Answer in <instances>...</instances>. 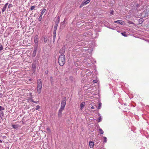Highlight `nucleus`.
Segmentation results:
<instances>
[{"mask_svg": "<svg viewBox=\"0 0 149 149\" xmlns=\"http://www.w3.org/2000/svg\"><path fill=\"white\" fill-rule=\"evenodd\" d=\"M12 6V4H10L9 6H8V8H10V7H11Z\"/></svg>", "mask_w": 149, "mask_h": 149, "instance_id": "42", "label": "nucleus"}, {"mask_svg": "<svg viewBox=\"0 0 149 149\" xmlns=\"http://www.w3.org/2000/svg\"><path fill=\"white\" fill-rule=\"evenodd\" d=\"M38 36L37 35H36L34 38V41L35 45H38Z\"/></svg>", "mask_w": 149, "mask_h": 149, "instance_id": "6", "label": "nucleus"}, {"mask_svg": "<svg viewBox=\"0 0 149 149\" xmlns=\"http://www.w3.org/2000/svg\"><path fill=\"white\" fill-rule=\"evenodd\" d=\"M121 34L123 36H125V37H126L127 36L126 34V33L125 32H124V33H121Z\"/></svg>", "mask_w": 149, "mask_h": 149, "instance_id": "28", "label": "nucleus"}, {"mask_svg": "<svg viewBox=\"0 0 149 149\" xmlns=\"http://www.w3.org/2000/svg\"><path fill=\"white\" fill-rule=\"evenodd\" d=\"M42 19V15H40V16H39V17L38 18V19L39 21H40Z\"/></svg>", "mask_w": 149, "mask_h": 149, "instance_id": "34", "label": "nucleus"}, {"mask_svg": "<svg viewBox=\"0 0 149 149\" xmlns=\"http://www.w3.org/2000/svg\"><path fill=\"white\" fill-rule=\"evenodd\" d=\"M3 49V47L2 45L0 46V51H1Z\"/></svg>", "mask_w": 149, "mask_h": 149, "instance_id": "38", "label": "nucleus"}, {"mask_svg": "<svg viewBox=\"0 0 149 149\" xmlns=\"http://www.w3.org/2000/svg\"><path fill=\"white\" fill-rule=\"evenodd\" d=\"M4 116V114L3 112H0V117L1 118L3 117Z\"/></svg>", "mask_w": 149, "mask_h": 149, "instance_id": "18", "label": "nucleus"}, {"mask_svg": "<svg viewBox=\"0 0 149 149\" xmlns=\"http://www.w3.org/2000/svg\"><path fill=\"white\" fill-rule=\"evenodd\" d=\"M89 1H90V0H88Z\"/></svg>", "mask_w": 149, "mask_h": 149, "instance_id": "53", "label": "nucleus"}, {"mask_svg": "<svg viewBox=\"0 0 149 149\" xmlns=\"http://www.w3.org/2000/svg\"><path fill=\"white\" fill-rule=\"evenodd\" d=\"M86 5L83 2L80 5L79 7L80 8Z\"/></svg>", "mask_w": 149, "mask_h": 149, "instance_id": "25", "label": "nucleus"}, {"mask_svg": "<svg viewBox=\"0 0 149 149\" xmlns=\"http://www.w3.org/2000/svg\"><path fill=\"white\" fill-rule=\"evenodd\" d=\"M38 45H35V46H34V51H37L38 49Z\"/></svg>", "mask_w": 149, "mask_h": 149, "instance_id": "15", "label": "nucleus"}, {"mask_svg": "<svg viewBox=\"0 0 149 149\" xmlns=\"http://www.w3.org/2000/svg\"><path fill=\"white\" fill-rule=\"evenodd\" d=\"M90 61L92 63H93V62H95V59L92 58L91 56V55H90Z\"/></svg>", "mask_w": 149, "mask_h": 149, "instance_id": "13", "label": "nucleus"}, {"mask_svg": "<svg viewBox=\"0 0 149 149\" xmlns=\"http://www.w3.org/2000/svg\"><path fill=\"white\" fill-rule=\"evenodd\" d=\"M85 105V102H82L80 105V109L81 110H82L84 106Z\"/></svg>", "mask_w": 149, "mask_h": 149, "instance_id": "9", "label": "nucleus"}, {"mask_svg": "<svg viewBox=\"0 0 149 149\" xmlns=\"http://www.w3.org/2000/svg\"><path fill=\"white\" fill-rule=\"evenodd\" d=\"M4 109V108L3 107L0 106V111L3 110Z\"/></svg>", "mask_w": 149, "mask_h": 149, "instance_id": "33", "label": "nucleus"}, {"mask_svg": "<svg viewBox=\"0 0 149 149\" xmlns=\"http://www.w3.org/2000/svg\"><path fill=\"white\" fill-rule=\"evenodd\" d=\"M46 130L49 132H51L50 129L49 127H47V128Z\"/></svg>", "mask_w": 149, "mask_h": 149, "instance_id": "36", "label": "nucleus"}, {"mask_svg": "<svg viewBox=\"0 0 149 149\" xmlns=\"http://www.w3.org/2000/svg\"><path fill=\"white\" fill-rule=\"evenodd\" d=\"M40 107L39 105H37L36 107V110H38V109H40Z\"/></svg>", "mask_w": 149, "mask_h": 149, "instance_id": "31", "label": "nucleus"}, {"mask_svg": "<svg viewBox=\"0 0 149 149\" xmlns=\"http://www.w3.org/2000/svg\"><path fill=\"white\" fill-rule=\"evenodd\" d=\"M2 142V141L0 139V143H1Z\"/></svg>", "mask_w": 149, "mask_h": 149, "instance_id": "50", "label": "nucleus"}, {"mask_svg": "<svg viewBox=\"0 0 149 149\" xmlns=\"http://www.w3.org/2000/svg\"><path fill=\"white\" fill-rule=\"evenodd\" d=\"M46 10V9H43L42 10V11L40 15L42 16L43 15V13L45 12Z\"/></svg>", "mask_w": 149, "mask_h": 149, "instance_id": "22", "label": "nucleus"}, {"mask_svg": "<svg viewBox=\"0 0 149 149\" xmlns=\"http://www.w3.org/2000/svg\"><path fill=\"white\" fill-rule=\"evenodd\" d=\"M102 120V118L101 116H100L99 117V118L97 120V122H101V121Z\"/></svg>", "mask_w": 149, "mask_h": 149, "instance_id": "23", "label": "nucleus"}, {"mask_svg": "<svg viewBox=\"0 0 149 149\" xmlns=\"http://www.w3.org/2000/svg\"><path fill=\"white\" fill-rule=\"evenodd\" d=\"M37 92L39 94L41 92V90L42 86L41 80L40 79H38L37 81Z\"/></svg>", "mask_w": 149, "mask_h": 149, "instance_id": "4", "label": "nucleus"}, {"mask_svg": "<svg viewBox=\"0 0 149 149\" xmlns=\"http://www.w3.org/2000/svg\"><path fill=\"white\" fill-rule=\"evenodd\" d=\"M38 102H39L38 101H34V103H36V104H38Z\"/></svg>", "mask_w": 149, "mask_h": 149, "instance_id": "44", "label": "nucleus"}, {"mask_svg": "<svg viewBox=\"0 0 149 149\" xmlns=\"http://www.w3.org/2000/svg\"><path fill=\"white\" fill-rule=\"evenodd\" d=\"M103 138L104 139V143H106L107 142V138L106 137L104 136Z\"/></svg>", "mask_w": 149, "mask_h": 149, "instance_id": "27", "label": "nucleus"}, {"mask_svg": "<svg viewBox=\"0 0 149 149\" xmlns=\"http://www.w3.org/2000/svg\"><path fill=\"white\" fill-rule=\"evenodd\" d=\"M65 22V19L64 20V21L62 22V23H63H63H64Z\"/></svg>", "mask_w": 149, "mask_h": 149, "instance_id": "47", "label": "nucleus"}, {"mask_svg": "<svg viewBox=\"0 0 149 149\" xmlns=\"http://www.w3.org/2000/svg\"><path fill=\"white\" fill-rule=\"evenodd\" d=\"M6 9L5 8H4L3 7V8H2V12L3 13V12H4L6 10Z\"/></svg>", "mask_w": 149, "mask_h": 149, "instance_id": "35", "label": "nucleus"}, {"mask_svg": "<svg viewBox=\"0 0 149 149\" xmlns=\"http://www.w3.org/2000/svg\"><path fill=\"white\" fill-rule=\"evenodd\" d=\"M12 127L14 129H17L19 127V125H12Z\"/></svg>", "mask_w": 149, "mask_h": 149, "instance_id": "12", "label": "nucleus"}, {"mask_svg": "<svg viewBox=\"0 0 149 149\" xmlns=\"http://www.w3.org/2000/svg\"><path fill=\"white\" fill-rule=\"evenodd\" d=\"M143 19H139V22H140V21H143Z\"/></svg>", "mask_w": 149, "mask_h": 149, "instance_id": "45", "label": "nucleus"}, {"mask_svg": "<svg viewBox=\"0 0 149 149\" xmlns=\"http://www.w3.org/2000/svg\"><path fill=\"white\" fill-rule=\"evenodd\" d=\"M8 3H6L5 4V6H8Z\"/></svg>", "mask_w": 149, "mask_h": 149, "instance_id": "46", "label": "nucleus"}, {"mask_svg": "<svg viewBox=\"0 0 149 149\" xmlns=\"http://www.w3.org/2000/svg\"><path fill=\"white\" fill-rule=\"evenodd\" d=\"M74 61H76V63H77V64H78V63H77V62H78L79 61V59H76V57L75 56L74 58Z\"/></svg>", "mask_w": 149, "mask_h": 149, "instance_id": "19", "label": "nucleus"}, {"mask_svg": "<svg viewBox=\"0 0 149 149\" xmlns=\"http://www.w3.org/2000/svg\"><path fill=\"white\" fill-rule=\"evenodd\" d=\"M132 22H130V24H132Z\"/></svg>", "mask_w": 149, "mask_h": 149, "instance_id": "52", "label": "nucleus"}, {"mask_svg": "<svg viewBox=\"0 0 149 149\" xmlns=\"http://www.w3.org/2000/svg\"><path fill=\"white\" fill-rule=\"evenodd\" d=\"M29 100L30 101L33 102H34V101L33 100L32 98L30 99Z\"/></svg>", "mask_w": 149, "mask_h": 149, "instance_id": "41", "label": "nucleus"}, {"mask_svg": "<svg viewBox=\"0 0 149 149\" xmlns=\"http://www.w3.org/2000/svg\"><path fill=\"white\" fill-rule=\"evenodd\" d=\"M86 64L88 66H90L91 65V63H86Z\"/></svg>", "mask_w": 149, "mask_h": 149, "instance_id": "39", "label": "nucleus"}, {"mask_svg": "<svg viewBox=\"0 0 149 149\" xmlns=\"http://www.w3.org/2000/svg\"><path fill=\"white\" fill-rule=\"evenodd\" d=\"M59 17L58 16L57 18V19L56 20L55 22V24L54 25V31H56L57 30V27L58 26L59 22Z\"/></svg>", "mask_w": 149, "mask_h": 149, "instance_id": "5", "label": "nucleus"}, {"mask_svg": "<svg viewBox=\"0 0 149 149\" xmlns=\"http://www.w3.org/2000/svg\"><path fill=\"white\" fill-rule=\"evenodd\" d=\"M83 62L84 63H86L90 62V56H88L87 58H86L83 61Z\"/></svg>", "mask_w": 149, "mask_h": 149, "instance_id": "8", "label": "nucleus"}, {"mask_svg": "<svg viewBox=\"0 0 149 149\" xmlns=\"http://www.w3.org/2000/svg\"><path fill=\"white\" fill-rule=\"evenodd\" d=\"M79 40H77V41H75V44H77L76 45H78L79 46H81V48H82V52H83L84 51H87L89 52V54L92 52L93 50L92 49L95 47V43L93 42H91L88 45V42H82L80 40L82 41V39H79Z\"/></svg>", "mask_w": 149, "mask_h": 149, "instance_id": "1", "label": "nucleus"}, {"mask_svg": "<svg viewBox=\"0 0 149 149\" xmlns=\"http://www.w3.org/2000/svg\"><path fill=\"white\" fill-rule=\"evenodd\" d=\"M114 22L115 23H118L121 25H123L125 23V22L123 21L119 20L117 21H115Z\"/></svg>", "mask_w": 149, "mask_h": 149, "instance_id": "7", "label": "nucleus"}, {"mask_svg": "<svg viewBox=\"0 0 149 149\" xmlns=\"http://www.w3.org/2000/svg\"><path fill=\"white\" fill-rule=\"evenodd\" d=\"M65 56L64 54L60 55L58 58V61L59 65L63 66L65 63Z\"/></svg>", "mask_w": 149, "mask_h": 149, "instance_id": "3", "label": "nucleus"}, {"mask_svg": "<svg viewBox=\"0 0 149 149\" xmlns=\"http://www.w3.org/2000/svg\"><path fill=\"white\" fill-rule=\"evenodd\" d=\"M65 52V48L63 47L62 48L60 49L59 52L61 54H63Z\"/></svg>", "mask_w": 149, "mask_h": 149, "instance_id": "11", "label": "nucleus"}, {"mask_svg": "<svg viewBox=\"0 0 149 149\" xmlns=\"http://www.w3.org/2000/svg\"><path fill=\"white\" fill-rule=\"evenodd\" d=\"M56 31H53V39H55L56 37Z\"/></svg>", "mask_w": 149, "mask_h": 149, "instance_id": "16", "label": "nucleus"}, {"mask_svg": "<svg viewBox=\"0 0 149 149\" xmlns=\"http://www.w3.org/2000/svg\"><path fill=\"white\" fill-rule=\"evenodd\" d=\"M86 5L83 2L80 5L79 7L80 8Z\"/></svg>", "mask_w": 149, "mask_h": 149, "instance_id": "26", "label": "nucleus"}, {"mask_svg": "<svg viewBox=\"0 0 149 149\" xmlns=\"http://www.w3.org/2000/svg\"><path fill=\"white\" fill-rule=\"evenodd\" d=\"M4 8H6H6H7V6H5L4 5V6L3 7Z\"/></svg>", "mask_w": 149, "mask_h": 149, "instance_id": "48", "label": "nucleus"}, {"mask_svg": "<svg viewBox=\"0 0 149 149\" xmlns=\"http://www.w3.org/2000/svg\"><path fill=\"white\" fill-rule=\"evenodd\" d=\"M35 8V6H32L31 7V8H30V10H33V9H34V8Z\"/></svg>", "mask_w": 149, "mask_h": 149, "instance_id": "32", "label": "nucleus"}, {"mask_svg": "<svg viewBox=\"0 0 149 149\" xmlns=\"http://www.w3.org/2000/svg\"><path fill=\"white\" fill-rule=\"evenodd\" d=\"M114 13V11L113 10H112L110 12V14L111 15H113Z\"/></svg>", "mask_w": 149, "mask_h": 149, "instance_id": "40", "label": "nucleus"}, {"mask_svg": "<svg viewBox=\"0 0 149 149\" xmlns=\"http://www.w3.org/2000/svg\"><path fill=\"white\" fill-rule=\"evenodd\" d=\"M32 68L34 71L36 70V66L35 64H33L32 65Z\"/></svg>", "mask_w": 149, "mask_h": 149, "instance_id": "17", "label": "nucleus"}, {"mask_svg": "<svg viewBox=\"0 0 149 149\" xmlns=\"http://www.w3.org/2000/svg\"><path fill=\"white\" fill-rule=\"evenodd\" d=\"M91 108L92 109H94L95 108V107L94 106H92L91 107Z\"/></svg>", "mask_w": 149, "mask_h": 149, "instance_id": "43", "label": "nucleus"}, {"mask_svg": "<svg viewBox=\"0 0 149 149\" xmlns=\"http://www.w3.org/2000/svg\"><path fill=\"white\" fill-rule=\"evenodd\" d=\"M77 50V49H74L73 50H72V56H75V55H74V54L75 52H76V51Z\"/></svg>", "mask_w": 149, "mask_h": 149, "instance_id": "20", "label": "nucleus"}, {"mask_svg": "<svg viewBox=\"0 0 149 149\" xmlns=\"http://www.w3.org/2000/svg\"><path fill=\"white\" fill-rule=\"evenodd\" d=\"M29 81H31V79H29Z\"/></svg>", "mask_w": 149, "mask_h": 149, "instance_id": "51", "label": "nucleus"}, {"mask_svg": "<svg viewBox=\"0 0 149 149\" xmlns=\"http://www.w3.org/2000/svg\"><path fill=\"white\" fill-rule=\"evenodd\" d=\"M99 130L100 131V134H103L104 132L102 129L100 128L99 129Z\"/></svg>", "mask_w": 149, "mask_h": 149, "instance_id": "24", "label": "nucleus"}, {"mask_svg": "<svg viewBox=\"0 0 149 149\" xmlns=\"http://www.w3.org/2000/svg\"><path fill=\"white\" fill-rule=\"evenodd\" d=\"M89 145L91 148H93L94 146V143L92 141H90L89 142Z\"/></svg>", "mask_w": 149, "mask_h": 149, "instance_id": "10", "label": "nucleus"}, {"mask_svg": "<svg viewBox=\"0 0 149 149\" xmlns=\"http://www.w3.org/2000/svg\"><path fill=\"white\" fill-rule=\"evenodd\" d=\"M93 81L94 83H97L98 82V80L97 79L94 80H93Z\"/></svg>", "mask_w": 149, "mask_h": 149, "instance_id": "37", "label": "nucleus"}, {"mask_svg": "<svg viewBox=\"0 0 149 149\" xmlns=\"http://www.w3.org/2000/svg\"><path fill=\"white\" fill-rule=\"evenodd\" d=\"M101 105H102L101 103H100V102L98 104V109H100V108L101 107Z\"/></svg>", "mask_w": 149, "mask_h": 149, "instance_id": "29", "label": "nucleus"}, {"mask_svg": "<svg viewBox=\"0 0 149 149\" xmlns=\"http://www.w3.org/2000/svg\"><path fill=\"white\" fill-rule=\"evenodd\" d=\"M83 2L86 5L90 1L88 0H84L83 1Z\"/></svg>", "mask_w": 149, "mask_h": 149, "instance_id": "21", "label": "nucleus"}, {"mask_svg": "<svg viewBox=\"0 0 149 149\" xmlns=\"http://www.w3.org/2000/svg\"><path fill=\"white\" fill-rule=\"evenodd\" d=\"M4 8H6H6H7V6H5L4 5V6L3 7Z\"/></svg>", "mask_w": 149, "mask_h": 149, "instance_id": "49", "label": "nucleus"}, {"mask_svg": "<svg viewBox=\"0 0 149 149\" xmlns=\"http://www.w3.org/2000/svg\"><path fill=\"white\" fill-rule=\"evenodd\" d=\"M36 52L37 51H33V55L34 56H35L36 54Z\"/></svg>", "mask_w": 149, "mask_h": 149, "instance_id": "30", "label": "nucleus"}, {"mask_svg": "<svg viewBox=\"0 0 149 149\" xmlns=\"http://www.w3.org/2000/svg\"><path fill=\"white\" fill-rule=\"evenodd\" d=\"M48 38L47 37L45 36L44 38V40L43 41V43L45 44L47 42Z\"/></svg>", "mask_w": 149, "mask_h": 149, "instance_id": "14", "label": "nucleus"}, {"mask_svg": "<svg viewBox=\"0 0 149 149\" xmlns=\"http://www.w3.org/2000/svg\"><path fill=\"white\" fill-rule=\"evenodd\" d=\"M66 97H64L62 100L61 108L58 111V115L59 116H61L62 114V111L64 109L66 105Z\"/></svg>", "mask_w": 149, "mask_h": 149, "instance_id": "2", "label": "nucleus"}]
</instances>
